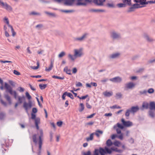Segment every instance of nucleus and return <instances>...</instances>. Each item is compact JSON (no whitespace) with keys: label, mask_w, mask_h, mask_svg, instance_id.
Returning <instances> with one entry per match:
<instances>
[{"label":"nucleus","mask_w":155,"mask_h":155,"mask_svg":"<svg viewBox=\"0 0 155 155\" xmlns=\"http://www.w3.org/2000/svg\"><path fill=\"white\" fill-rule=\"evenodd\" d=\"M140 0H134V2L136 3L132 5V6L129 8V9L127 10V12H134L135 9L142 8L144 7L145 6L143 5L140 6V5H142V4H140Z\"/></svg>","instance_id":"f257e3e1"},{"label":"nucleus","mask_w":155,"mask_h":155,"mask_svg":"<svg viewBox=\"0 0 155 155\" xmlns=\"http://www.w3.org/2000/svg\"><path fill=\"white\" fill-rule=\"evenodd\" d=\"M4 87L6 89L5 92L6 93H9L11 95H13L15 99L17 98V94L15 91H12V87L6 83L5 84Z\"/></svg>","instance_id":"f03ea898"},{"label":"nucleus","mask_w":155,"mask_h":155,"mask_svg":"<svg viewBox=\"0 0 155 155\" xmlns=\"http://www.w3.org/2000/svg\"><path fill=\"white\" fill-rule=\"evenodd\" d=\"M92 4V0H77L76 5L78 6H86Z\"/></svg>","instance_id":"7ed1b4c3"},{"label":"nucleus","mask_w":155,"mask_h":155,"mask_svg":"<svg viewBox=\"0 0 155 155\" xmlns=\"http://www.w3.org/2000/svg\"><path fill=\"white\" fill-rule=\"evenodd\" d=\"M43 132L42 130H40V135L39 136V140H38V145H39V153H40L41 150V149L42 146V145L43 139Z\"/></svg>","instance_id":"20e7f679"},{"label":"nucleus","mask_w":155,"mask_h":155,"mask_svg":"<svg viewBox=\"0 0 155 155\" xmlns=\"http://www.w3.org/2000/svg\"><path fill=\"white\" fill-rule=\"evenodd\" d=\"M106 151L109 154H110L112 152V151H115L119 153H122L123 152V150H122L118 149L117 148L111 147L110 149H109L107 147H105Z\"/></svg>","instance_id":"39448f33"},{"label":"nucleus","mask_w":155,"mask_h":155,"mask_svg":"<svg viewBox=\"0 0 155 155\" xmlns=\"http://www.w3.org/2000/svg\"><path fill=\"white\" fill-rule=\"evenodd\" d=\"M83 48H80L79 49H75L74 50V56L75 58L80 57L83 54Z\"/></svg>","instance_id":"423d86ee"},{"label":"nucleus","mask_w":155,"mask_h":155,"mask_svg":"<svg viewBox=\"0 0 155 155\" xmlns=\"http://www.w3.org/2000/svg\"><path fill=\"white\" fill-rule=\"evenodd\" d=\"M106 0H92V3H93L95 5L97 6H103L104 3Z\"/></svg>","instance_id":"0eeeda50"},{"label":"nucleus","mask_w":155,"mask_h":155,"mask_svg":"<svg viewBox=\"0 0 155 155\" xmlns=\"http://www.w3.org/2000/svg\"><path fill=\"white\" fill-rule=\"evenodd\" d=\"M88 35V33H85L81 37L74 38V41H78L80 42L82 41L87 38Z\"/></svg>","instance_id":"6e6552de"},{"label":"nucleus","mask_w":155,"mask_h":155,"mask_svg":"<svg viewBox=\"0 0 155 155\" xmlns=\"http://www.w3.org/2000/svg\"><path fill=\"white\" fill-rule=\"evenodd\" d=\"M32 106V103L31 101H29L28 103L25 102L23 104V107L27 113L28 112V109L29 108H31Z\"/></svg>","instance_id":"1a4fd4ad"},{"label":"nucleus","mask_w":155,"mask_h":155,"mask_svg":"<svg viewBox=\"0 0 155 155\" xmlns=\"http://www.w3.org/2000/svg\"><path fill=\"white\" fill-rule=\"evenodd\" d=\"M120 55V54L119 52H116L113 53L108 56V58L110 59H115L119 58Z\"/></svg>","instance_id":"9d476101"},{"label":"nucleus","mask_w":155,"mask_h":155,"mask_svg":"<svg viewBox=\"0 0 155 155\" xmlns=\"http://www.w3.org/2000/svg\"><path fill=\"white\" fill-rule=\"evenodd\" d=\"M111 36L113 39H119L121 38L120 34L115 31L111 33Z\"/></svg>","instance_id":"9b49d317"},{"label":"nucleus","mask_w":155,"mask_h":155,"mask_svg":"<svg viewBox=\"0 0 155 155\" xmlns=\"http://www.w3.org/2000/svg\"><path fill=\"white\" fill-rule=\"evenodd\" d=\"M121 121L124 126L125 127H130L133 125L132 123L129 121H125L124 119L122 118Z\"/></svg>","instance_id":"f8f14e48"},{"label":"nucleus","mask_w":155,"mask_h":155,"mask_svg":"<svg viewBox=\"0 0 155 155\" xmlns=\"http://www.w3.org/2000/svg\"><path fill=\"white\" fill-rule=\"evenodd\" d=\"M75 0H64L63 4L65 6H71L72 5Z\"/></svg>","instance_id":"ddd939ff"},{"label":"nucleus","mask_w":155,"mask_h":155,"mask_svg":"<svg viewBox=\"0 0 155 155\" xmlns=\"http://www.w3.org/2000/svg\"><path fill=\"white\" fill-rule=\"evenodd\" d=\"M135 85V84L132 82H130L126 83L125 84V89H132L134 88Z\"/></svg>","instance_id":"4468645a"},{"label":"nucleus","mask_w":155,"mask_h":155,"mask_svg":"<svg viewBox=\"0 0 155 155\" xmlns=\"http://www.w3.org/2000/svg\"><path fill=\"white\" fill-rule=\"evenodd\" d=\"M2 6L6 10L8 11H11L12 10V8L6 3L1 2Z\"/></svg>","instance_id":"2eb2a0df"},{"label":"nucleus","mask_w":155,"mask_h":155,"mask_svg":"<svg viewBox=\"0 0 155 155\" xmlns=\"http://www.w3.org/2000/svg\"><path fill=\"white\" fill-rule=\"evenodd\" d=\"M109 80L114 83H120L122 81V79L119 77H116L110 78Z\"/></svg>","instance_id":"dca6fc26"},{"label":"nucleus","mask_w":155,"mask_h":155,"mask_svg":"<svg viewBox=\"0 0 155 155\" xmlns=\"http://www.w3.org/2000/svg\"><path fill=\"white\" fill-rule=\"evenodd\" d=\"M140 2L142 5H144L148 4V3L152 4L155 3V0L153 1H148L147 2L146 0H140Z\"/></svg>","instance_id":"f3484780"},{"label":"nucleus","mask_w":155,"mask_h":155,"mask_svg":"<svg viewBox=\"0 0 155 155\" xmlns=\"http://www.w3.org/2000/svg\"><path fill=\"white\" fill-rule=\"evenodd\" d=\"M129 109L131 111V113L134 114L138 111L139 108L138 106H133Z\"/></svg>","instance_id":"a211bd4d"},{"label":"nucleus","mask_w":155,"mask_h":155,"mask_svg":"<svg viewBox=\"0 0 155 155\" xmlns=\"http://www.w3.org/2000/svg\"><path fill=\"white\" fill-rule=\"evenodd\" d=\"M106 6L108 8H115L116 7V5L113 1H111L110 3H107Z\"/></svg>","instance_id":"6ab92c4d"},{"label":"nucleus","mask_w":155,"mask_h":155,"mask_svg":"<svg viewBox=\"0 0 155 155\" xmlns=\"http://www.w3.org/2000/svg\"><path fill=\"white\" fill-rule=\"evenodd\" d=\"M89 12H105L104 9H91L89 10Z\"/></svg>","instance_id":"aec40b11"},{"label":"nucleus","mask_w":155,"mask_h":155,"mask_svg":"<svg viewBox=\"0 0 155 155\" xmlns=\"http://www.w3.org/2000/svg\"><path fill=\"white\" fill-rule=\"evenodd\" d=\"M123 3L125 4V6L126 5L131 6V0H122Z\"/></svg>","instance_id":"412c9836"},{"label":"nucleus","mask_w":155,"mask_h":155,"mask_svg":"<svg viewBox=\"0 0 155 155\" xmlns=\"http://www.w3.org/2000/svg\"><path fill=\"white\" fill-rule=\"evenodd\" d=\"M100 153L101 155H105V154H108L105 149V147L104 149L101 147H100Z\"/></svg>","instance_id":"4be33fe9"},{"label":"nucleus","mask_w":155,"mask_h":155,"mask_svg":"<svg viewBox=\"0 0 155 155\" xmlns=\"http://www.w3.org/2000/svg\"><path fill=\"white\" fill-rule=\"evenodd\" d=\"M40 119L39 117H37L35 120V124L36 128L38 130L39 128L38 124L40 123Z\"/></svg>","instance_id":"5701e85b"},{"label":"nucleus","mask_w":155,"mask_h":155,"mask_svg":"<svg viewBox=\"0 0 155 155\" xmlns=\"http://www.w3.org/2000/svg\"><path fill=\"white\" fill-rule=\"evenodd\" d=\"M144 38L148 42H152L153 41V40L151 38H150L149 36L146 34H145L144 35Z\"/></svg>","instance_id":"b1692460"},{"label":"nucleus","mask_w":155,"mask_h":155,"mask_svg":"<svg viewBox=\"0 0 155 155\" xmlns=\"http://www.w3.org/2000/svg\"><path fill=\"white\" fill-rule=\"evenodd\" d=\"M149 109L150 110H155V103L154 102H151L150 103Z\"/></svg>","instance_id":"393cba45"},{"label":"nucleus","mask_w":155,"mask_h":155,"mask_svg":"<svg viewBox=\"0 0 155 155\" xmlns=\"http://www.w3.org/2000/svg\"><path fill=\"white\" fill-rule=\"evenodd\" d=\"M64 71L66 72V73L69 75H71V70L70 69H68L67 66L65 67L64 69Z\"/></svg>","instance_id":"a878e982"},{"label":"nucleus","mask_w":155,"mask_h":155,"mask_svg":"<svg viewBox=\"0 0 155 155\" xmlns=\"http://www.w3.org/2000/svg\"><path fill=\"white\" fill-rule=\"evenodd\" d=\"M4 97L8 102L9 104H11V101L10 97L8 94H4Z\"/></svg>","instance_id":"bb28decb"},{"label":"nucleus","mask_w":155,"mask_h":155,"mask_svg":"<svg viewBox=\"0 0 155 155\" xmlns=\"http://www.w3.org/2000/svg\"><path fill=\"white\" fill-rule=\"evenodd\" d=\"M103 94L105 97H109L112 95L113 93L112 92H110L106 91L104 92Z\"/></svg>","instance_id":"cd10ccee"},{"label":"nucleus","mask_w":155,"mask_h":155,"mask_svg":"<svg viewBox=\"0 0 155 155\" xmlns=\"http://www.w3.org/2000/svg\"><path fill=\"white\" fill-rule=\"evenodd\" d=\"M37 135L36 134H34L32 136V140L33 142L35 144H37L38 143V141L37 140Z\"/></svg>","instance_id":"c85d7f7f"},{"label":"nucleus","mask_w":155,"mask_h":155,"mask_svg":"<svg viewBox=\"0 0 155 155\" xmlns=\"http://www.w3.org/2000/svg\"><path fill=\"white\" fill-rule=\"evenodd\" d=\"M94 134V133H92L90 134V137L86 138V140L87 141H89L90 140H92L93 139V136Z\"/></svg>","instance_id":"c756f323"},{"label":"nucleus","mask_w":155,"mask_h":155,"mask_svg":"<svg viewBox=\"0 0 155 155\" xmlns=\"http://www.w3.org/2000/svg\"><path fill=\"white\" fill-rule=\"evenodd\" d=\"M44 13L51 17H55L56 16V15L54 13H51L47 11H45Z\"/></svg>","instance_id":"7c9ffc66"},{"label":"nucleus","mask_w":155,"mask_h":155,"mask_svg":"<svg viewBox=\"0 0 155 155\" xmlns=\"http://www.w3.org/2000/svg\"><path fill=\"white\" fill-rule=\"evenodd\" d=\"M116 6H117L119 8H121L126 7L125 5L124 4V3H118L116 5Z\"/></svg>","instance_id":"2f4dec72"},{"label":"nucleus","mask_w":155,"mask_h":155,"mask_svg":"<svg viewBox=\"0 0 155 155\" xmlns=\"http://www.w3.org/2000/svg\"><path fill=\"white\" fill-rule=\"evenodd\" d=\"M25 97L23 96L22 97L19 96L18 97V103L19 104H21L22 102V100H24Z\"/></svg>","instance_id":"473e14b6"},{"label":"nucleus","mask_w":155,"mask_h":155,"mask_svg":"<svg viewBox=\"0 0 155 155\" xmlns=\"http://www.w3.org/2000/svg\"><path fill=\"white\" fill-rule=\"evenodd\" d=\"M64 94H66V95L70 97L72 99H74L73 95L71 93H68L67 92H64Z\"/></svg>","instance_id":"72a5a7b5"},{"label":"nucleus","mask_w":155,"mask_h":155,"mask_svg":"<svg viewBox=\"0 0 155 155\" xmlns=\"http://www.w3.org/2000/svg\"><path fill=\"white\" fill-rule=\"evenodd\" d=\"M122 94L120 92H118L116 94L115 97L117 99H120L122 98Z\"/></svg>","instance_id":"f704fd0d"},{"label":"nucleus","mask_w":155,"mask_h":155,"mask_svg":"<svg viewBox=\"0 0 155 155\" xmlns=\"http://www.w3.org/2000/svg\"><path fill=\"white\" fill-rule=\"evenodd\" d=\"M103 133V132L101 130H96V132L95 133V134L96 135V136L99 137V134H102Z\"/></svg>","instance_id":"c9c22d12"},{"label":"nucleus","mask_w":155,"mask_h":155,"mask_svg":"<svg viewBox=\"0 0 155 155\" xmlns=\"http://www.w3.org/2000/svg\"><path fill=\"white\" fill-rule=\"evenodd\" d=\"M113 144L111 140L110 139H108L106 142V144L108 147L111 146Z\"/></svg>","instance_id":"e433bc0d"},{"label":"nucleus","mask_w":155,"mask_h":155,"mask_svg":"<svg viewBox=\"0 0 155 155\" xmlns=\"http://www.w3.org/2000/svg\"><path fill=\"white\" fill-rule=\"evenodd\" d=\"M68 57L69 58H70L72 61H74L76 58L74 56V55H72L71 54H68Z\"/></svg>","instance_id":"4c0bfd02"},{"label":"nucleus","mask_w":155,"mask_h":155,"mask_svg":"<svg viewBox=\"0 0 155 155\" xmlns=\"http://www.w3.org/2000/svg\"><path fill=\"white\" fill-rule=\"evenodd\" d=\"M47 84H39V86L40 88V89L41 90H43L45 89L46 87L47 86Z\"/></svg>","instance_id":"58836bf2"},{"label":"nucleus","mask_w":155,"mask_h":155,"mask_svg":"<svg viewBox=\"0 0 155 155\" xmlns=\"http://www.w3.org/2000/svg\"><path fill=\"white\" fill-rule=\"evenodd\" d=\"M80 108L79 109V111L80 112H82L84 109V106L83 103L80 104Z\"/></svg>","instance_id":"ea45409f"},{"label":"nucleus","mask_w":155,"mask_h":155,"mask_svg":"<svg viewBox=\"0 0 155 155\" xmlns=\"http://www.w3.org/2000/svg\"><path fill=\"white\" fill-rule=\"evenodd\" d=\"M61 11L62 12L66 13H72L74 12V10H61Z\"/></svg>","instance_id":"a19ab883"},{"label":"nucleus","mask_w":155,"mask_h":155,"mask_svg":"<svg viewBox=\"0 0 155 155\" xmlns=\"http://www.w3.org/2000/svg\"><path fill=\"white\" fill-rule=\"evenodd\" d=\"M30 15H41V14L40 13L35 12H32L30 13Z\"/></svg>","instance_id":"79ce46f5"},{"label":"nucleus","mask_w":155,"mask_h":155,"mask_svg":"<svg viewBox=\"0 0 155 155\" xmlns=\"http://www.w3.org/2000/svg\"><path fill=\"white\" fill-rule=\"evenodd\" d=\"M150 110L149 112V115L151 117H153L154 116V112L152 110Z\"/></svg>","instance_id":"37998d69"},{"label":"nucleus","mask_w":155,"mask_h":155,"mask_svg":"<svg viewBox=\"0 0 155 155\" xmlns=\"http://www.w3.org/2000/svg\"><path fill=\"white\" fill-rule=\"evenodd\" d=\"M52 78H54L58 79L61 80H63L64 79V77H60L59 76H55V75H53L52 76Z\"/></svg>","instance_id":"c03bdc74"},{"label":"nucleus","mask_w":155,"mask_h":155,"mask_svg":"<svg viewBox=\"0 0 155 155\" xmlns=\"http://www.w3.org/2000/svg\"><path fill=\"white\" fill-rule=\"evenodd\" d=\"M65 54V53L64 51H62L58 55V57L59 58H62L64 56Z\"/></svg>","instance_id":"a18cd8bd"},{"label":"nucleus","mask_w":155,"mask_h":155,"mask_svg":"<svg viewBox=\"0 0 155 155\" xmlns=\"http://www.w3.org/2000/svg\"><path fill=\"white\" fill-rule=\"evenodd\" d=\"M37 66H32L31 67V68L32 69H33L34 70H36L39 68V63L38 62L37 63Z\"/></svg>","instance_id":"49530a36"},{"label":"nucleus","mask_w":155,"mask_h":155,"mask_svg":"<svg viewBox=\"0 0 155 155\" xmlns=\"http://www.w3.org/2000/svg\"><path fill=\"white\" fill-rule=\"evenodd\" d=\"M130 113H131V111L129 109L127 110L125 114V116L126 117H129Z\"/></svg>","instance_id":"de8ad7c7"},{"label":"nucleus","mask_w":155,"mask_h":155,"mask_svg":"<svg viewBox=\"0 0 155 155\" xmlns=\"http://www.w3.org/2000/svg\"><path fill=\"white\" fill-rule=\"evenodd\" d=\"M117 127H118L119 128H120V129H122L124 128V127L123 125L119 123H117Z\"/></svg>","instance_id":"09e8293b"},{"label":"nucleus","mask_w":155,"mask_h":155,"mask_svg":"<svg viewBox=\"0 0 155 155\" xmlns=\"http://www.w3.org/2000/svg\"><path fill=\"white\" fill-rule=\"evenodd\" d=\"M5 116V114L3 113H0V119L1 120H3L4 119Z\"/></svg>","instance_id":"8fccbe9b"},{"label":"nucleus","mask_w":155,"mask_h":155,"mask_svg":"<svg viewBox=\"0 0 155 155\" xmlns=\"http://www.w3.org/2000/svg\"><path fill=\"white\" fill-rule=\"evenodd\" d=\"M147 93V91L146 90H144L143 91H139L140 95H146Z\"/></svg>","instance_id":"3c124183"},{"label":"nucleus","mask_w":155,"mask_h":155,"mask_svg":"<svg viewBox=\"0 0 155 155\" xmlns=\"http://www.w3.org/2000/svg\"><path fill=\"white\" fill-rule=\"evenodd\" d=\"M25 95L26 97L28 98V99L29 100L31 99V96L30 95L29 93L28 92H26Z\"/></svg>","instance_id":"603ef678"},{"label":"nucleus","mask_w":155,"mask_h":155,"mask_svg":"<svg viewBox=\"0 0 155 155\" xmlns=\"http://www.w3.org/2000/svg\"><path fill=\"white\" fill-rule=\"evenodd\" d=\"M114 129H116V130L117 134H121V131L120 129L119 128H116L117 126H116L115 125L114 126Z\"/></svg>","instance_id":"864d4df0"},{"label":"nucleus","mask_w":155,"mask_h":155,"mask_svg":"<svg viewBox=\"0 0 155 155\" xmlns=\"http://www.w3.org/2000/svg\"><path fill=\"white\" fill-rule=\"evenodd\" d=\"M154 92V90L152 88H149L147 91V92L149 94H152Z\"/></svg>","instance_id":"5fc2aeb1"},{"label":"nucleus","mask_w":155,"mask_h":155,"mask_svg":"<svg viewBox=\"0 0 155 155\" xmlns=\"http://www.w3.org/2000/svg\"><path fill=\"white\" fill-rule=\"evenodd\" d=\"M120 143V142L118 141H116L114 143V144L117 147H119V144Z\"/></svg>","instance_id":"6e6d98bb"},{"label":"nucleus","mask_w":155,"mask_h":155,"mask_svg":"<svg viewBox=\"0 0 155 155\" xmlns=\"http://www.w3.org/2000/svg\"><path fill=\"white\" fill-rule=\"evenodd\" d=\"M109 79L108 78H105L101 80V82L104 84L106 82L108 81Z\"/></svg>","instance_id":"4d7b16f0"},{"label":"nucleus","mask_w":155,"mask_h":155,"mask_svg":"<svg viewBox=\"0 0 155 155\" xmlns=\"http://www.w3.org/2000/svg\"><path fill=\"white\" fill-rule=\"evenodd\" d=\"M43 27V25L42 24H39L38 25H37L35 26V28H38V29H40L41 28H42Z\"/></svg>","instance_id":"13d9d810"},{"label":"nucleus","mask_w":155,"mask_h":155,"mask_svg":"<svg viewBox=\"0 0 155 155\" xmlns=\"http://www.w3.org/2000/svg\"><path fill=\"white\" fill-rule=\"evenodd\" d=\"M63 123V122L61 121H60L58 122L57 123V125L59 127H61V126L62 124Z\"/></svg>","instance_id":"bf43d9fd"},{"label":"nucleus","mask_w":155,"mask_h":155,"mask_svg":"<svg viewBox=\"0 0 155 155\" xmlns=\"http://www.w3.org/2000/svg\"><path fill=\"white\" fill-rule=\"evenodd\" d=\"M76 85L77 87H80L82 86V83L80 82H78Z\"/></svg>","instance_id":"052dcab7"},{"label":"nucleus","mask_w":155,"mask_h":155,"mask_svg":"<svg viewBox=\"0 0 155 155\" xmlns=\"http://www.w3.org/2000/svg\"><path fill=\"white\" fill-rule=\"evenodd\" d=\"M40 1L41 3H50L49 1H45L44 0H40Z\"/></svg>","instance_id":"680f3d73"},{"label":"nucleus","mask_w":155,"mask_h":155,"mask_svg":"<svg viewBox=\"0 0 155 155\" xmlns=\"http://www.w3.org/2000/svg\"><path fill=\"white\" fill-rule=\"evenodd\" d=\"M31 118L33 120H35V119L36 118H35L36 117V115L35 114H34L33 113H31Z\"/></svg>","instance_id":"e2e57ef3"},{"label":"nucleus","mask_w":155,"mask_h":155,"mask_svg":"<svg viewBox=\"0 0 155 155\" xmlns=\"http://www.w3.org/2000/svg\"><path fill=\"white\" fill-rule=\"evenodd\" d=\"M0 62L1 63H12V62L10 61H3L0 60Z\"/></svg>","instance_id":"0e129e2a"},{"label":"nucleus","mask_w":155,"mask_h":155,"mask_svg":"<svg viewBox=\"0 0 155 155\" xmlns=\"http://www.w3.org/2000/svg\"><path fill=\"white\" fill-rule=\"evenodd\" d=\"M38 111V110L36 108H33L32 109V112L33 113H36Z\"/></svg>","instance_id":"69168bd1"},{"label":"nucleus","mask_w":155,"mask_h":155,"mask_svg":"<svg viewBox=\"0 0 155 155\" xmlns=\"http://www.w3.org/2000/svg\"><path fill=\"white\" fill-rule=\"evenodd\" d=\"M77 72V70L76 68H74L72 69V73L73 74H75Z\"/></svg>","instance_id":"338daca9"},{"label":"nucleus","mask_w":155,"mask_h":155,"mask_svg":"<svg viewBox=\"0 0 155 155\" xmlns=\"http://www.w3.org/2000/svg\"><path fill=\"white\" fill-rule=\"evenodd\" d=\"M84 155H91V152L90 151H88L87 153H84Z\"/></svg>","instance_id":"774afa93"}]
</instances>
